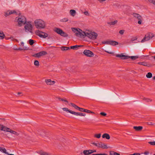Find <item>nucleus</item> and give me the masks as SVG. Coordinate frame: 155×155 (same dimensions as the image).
Listing matches in <instances>:
<instances>
[{
    "mask_svg": "<svg viewBox=\"0 0 155 155\" xmlns=\"http://www.w3.org/2000/svg\"><path fill=\"white\" fill-rule=\"evenodd\" d=\"M7 127L1 124H0V130L6 131Z\"/></svg>",
    "mask_w": 155,
    "mask_h": 155,
    "instance_id": "nucleus-23",
    "label": "nucleus"
},
{
    "mask_svg": "<svg viewBox=\"0 0 155 155\" xmlns=\"http://www.w3.org/2000/svg\"><path fill=\"white\" fill-rule=\"evenodd\" d=\"M128 155H140V153H134L133 154H130Z\"/></svg>",
    "mask_w": 155,
    "mask_h": 155,
    "instance_id": "nucleus-54",
    "label": "nucleus"
},
{
    "mask_svg": "<svg viewBox=\"0 0 155 155\" xmlns=\"http://www.w3.org/2000/svg\"><path fill=\"white\" fill-rule=\"evenodd\" d=\"M148 143L152 145H155V141H153V142H148Z\"/></svg>",
    "mask_w": 155,
    "mask_h": 155,
    "instance_id": "nucleus-47",
    "label": "nucleus"
},
{
    "mask_svg": "<svg viewBox=\"0 0 155 155\" xmlns=\"http://www.w3.org/2000/svg\"><path fill=\"white\" fill-rule=\"evenodd\" d=\"M84 112H86L87 113H91L92 114H94V113L93 112L91 111V110H88L87 109H84Z\"/></svg>",
    "mask_w": 155,
    "mask_h": 155,
    "instance_id": "nucleus-40",
    "label": "nucleus"
},
{
    "mask_svg": "<svg viewBox=\"0 0 155 155\" xmlns=\"http://www.w3.org/2000/svg\"><path fill=\"white\" fill-rule=\"evenodd\" d=\"M71 104L72 105V106L73 107H74L76 109H78L79 108V107L74 104H73V103H71Z\"/></svg>",
    "mask_w": 155,
    "mask_h": 155,
    "instance_id": "nucleus-38",
    "label": "nucleus"
},
{
    "mask_svg": "<svg viewBox=\"0 0 155 155\" xmlns=\"http://www.w3.org/2000/svg\"><path fill=\"white\" fill-rule=\"evenodd\" d=\"M68 19L67 18H64L61 19L60 21L62 22H67L68 21Z\"/></svg>",
    "mask_w": 155,
    "mask_h": 155,
    "instance_id": "nucleus-41",
    "label": "nucleus"
},
{
    "mask_svg": "<svg viewBox=\"0 0 155 155\" xmlns=\"http://www.w3.org/2000/svg\"><path fill=\"white\" fill-rule=\"evenodd\" d=\"M7 154L8 155H14V154H9L8 153V154Z\"/></svg>",
    "mask_w": 155,
    "mask_h": 155,
    "instance_id": "nucleus-64",
    "label": "nucleus"
},
{
    "mask_svg": "<svg viewBox=\"0 0 155 155\" xmlns=\"http://www.w3.org/2000/svg\"><path fill=\"white\" fill-rule=\"evenodd\" d=\"M17 94L18 95H22V93L21 92H18L17 93Z\"/></svg>",
    "mask_w": 155,
    "mask_h": 155,
    "instance_id": "nucleus-61",
    "label": "nucleus"
},
{
    "mask_svg": "<svg viewBox=\"0 0 155 155\" xmlns=\"http://www.w3.org/2000/svg\"><path fill=\"white\" fill-rule=\"evenodd\" d=\"M92 153H93L96 152V150H92Z\"/></svg>",
    "mask_w": 155,
    "mask_h": 155,
    "instance_id": "nucleus-62",
    "label": "nucleus"
},
{
    "mask_svg": "<svg viewBox=\"0 0 155 155\" xmlns=\"http://www.w3.org/2000/svg\"><path fill=\"white\" fill-rule=\"evenodd\" d=\"M83 53L86 56L88 57H92L94 55L93 52L88 50H85L83 52Z\"/></svg>",
    "mask_w": 155,
    "mask_h": 155,
    "instance_id": "nucleus-13",
    "label": "nucleus"
},
{
    "mask_svg": "<svg viewBox=\"0 0 155 155\" xmlns=\"http://www.w3.org/2000/svg\"><path fill=\"white\" fill-rule=\"evenodd\" d=\"M78 109V110H79L81 112H84V109L82 108H81V107H79Z\"/></svg>",
    "mask_w": 155,
    "mask_h": 155,
    "instance_id": "nucleus-48",
    "label": "nucleus"
},
{
    "mask_svg": "<svg viewBox=\"0 0 155 155\" xmlns=\"http://www.w3.org/2000/svg\"><path fill=\"white\" fill-rule=\"evenodd\" d=\"M103 138H106L107 139L109 140L110 139V137L109 135L107 133H105L102 136Z\"/></svg>",
    "mask_w": 155,
    "mask_h": 155,
    "instance_id": "nucleus-20",
    "label": "nucleus"
},
{
    "mask_svg": "<svg viewBox=\"0 0 155 155\" xmlns=\"http://www.w3.org/2000/svg\"><path fill=\"white\" fill-rule=\"evenodd\" d=\"M132 15L134 17L137 18L138 20V24L140 25L142 24L143 18L141 15L139 14L136 13H133Z\"/></svg>",
    "mask_w": 155,
    "mask_h": 155,
    "instance_id": "nucleus-6",
    "label": "nucleus"
},
{
    "mask_svg": "<svg viewBox=\"0 0 155 155\" xmlns=\"http://www.w3.org/2000/svg\"><path fill=\"white\" fill-rule=\"evenodd\" d=\"M87 150L89 154L92 153V150Z\"/></svg>",
    "mask_w": 155,
    "mask_h": 155,
    "instance_id": "nucleus-57",
    "label": "nucleus"
},
{
    "mask_svg": "<svg viewBox=\"0 0 155 155\" xmlns=\"http://www.w3.org/2000/svg\"><path fill=\"white\" fill-rule=\"evenodd\" d=\"M28 42L29 44L30 45H32L34 43V41L32 39H30Z\"/></svg>",
    "mask_w": 155,
    "mask_h": 155,
    "instance_id": "nucleus-39",
    "label": "nucleus"
},
{
    "mask_svg": "<svg viewBox=\"0 0 155 155\" xmlns=\"http://www.w3.org/2000/svg\"><path fill=\"white\" fill-rule=\"evenodd\" d=\"M153 36L154 35L153 34L151 33H147L145 35L144 38L141 41V42L143 43L148 41L150 39L152 38Z\"/></svg>",
    "mask_w": 155,
    "mask_h": 155,
    "instance_id": "nucleus-5",
    "label": "nucleus"
},
{
    "mask_svg": "<svg viewBox=\"0 0 155 155\" xmlns=\"http://www.w3.org/2000/svg\"><path fill=\"white\" fill-rule=\"evenodd\" d=\"M47 54V52L44 51H41L39 53L35 54L33 56L38 58H39L41 57L46 55Z\"/></svg>",
    "mask_w": 155,
    "mask_h": 155,
    "instance_id": "nucleus-10",
    "label": "nucleus"
},
{
    "mask_svg": "<svg viewBox=\"0 0 155 155\" xmlns=\"http://www.w3.org/2000/svg\"><path fill=\"white\" fill-rule=\"evenodd\" d=\"M152 74L150 72H148L146 76L147 78H151L152 77Z\"/></svg>",
    "mask_w": 155,
    "mask_h": 155,
    "instance_id": "nucleus-31",
    "label": "nucleus"
},
{
    "mask_svg": "<svg viewBox=\"0 0 155 155\" xmlns=\"http://www.w3.org/2000/svg\"><path fill=\"white\" fill-rule=\"evenodd\" d=\"M0 151L6 154H8L6 149L4 147H0Z\"/></svg>",
    "mask_w": 155,
    "mask_h": 155,
    "instance_id": "nucleus-22",
    "label": "nucleus"
},
{
    "mask_svg": "<svg viewBox=\"0 0 155 155\" xmlns=\"http://www.w3.org/2000/svg\"><path fill=\"white\" fill-rule=\"evenodd\" d=\"M138 64L140 65H142L145 66L149 67V64H148L146 62H139Z\"/></svg>",
    "mask_w": 155,
    "mask_h": 155,
    "instance_id": "nucleus-21",
    "label": "nucleus"
},
{
    "mask_svg": "<svg viewBox=\"0 0 155 155\" xmlns=\"http://www.w3.org/2000/svg\"><path fill=\"white\" fill-rule=\"evenodd\" d=\"M137 40V37H134L130 39V42H125L126 43H130L131 42H133V41Z\"/></svg>",
    "mask_w": 155,
    "mask_h": 155,
    "instance_id": "nucleus-27",
    "label": "nucleus"
},
{
    "mask_svg": "<svg viewBox=\"0 0 155 155\" xmlns=\"http://www.w3.org/2000/svg\"><path fill=\"white\" fill-rule=\"evenodd\" d=\"M101 142H98L97 143V147L98 148H101Z\"/></svg>",
    "mask_w": 155,
    "mask_h": 155,
    "instance_id": "nucleus-50",
    "label": "nucleus"
},
{
    "mask_svg": "<svg viewBox=\"0 0 155 155\" xmlns=\"http://www.w3.org/2000/svg\"><path fill=\"white\" fill-rule=\"evenodd\" d=\"M144 154L145 155H148L149 154V152L147 151H146L144 153Z\"/></svg>",
    "mask_w": 155,
    "mask_h": 155,
    "instance_id": "nucleus-60",
    "label": "nucleus"
},
{
    "mask_svg": "<svg viewBox=\"0 0 155 155\" xmlns=\"http://www.w3.org/2000/svg\"><path fill=\"white\" fill-rule=\"evenodd\" d=\"M35 28L38 29H44L46 27L45 22L41 19L35 20L34 21Z\"/></svg>",
    "mask_w": 155,
    "mask_h": 155,
    "instance_id": "nucleus-2",
    "label": "nucleus"
},
{
    "mask_svg": "<svg viewBox=\"0 0 155 155\" xmlns=\"http://www.w3.org/2000/svg\"><path fill=\"white\" fill-rule=\"evenodd\" d=\"M17 12L15 10H9L5 11L4 12V15L5 17H8L11 15L16 14Z\"/></svg>",
    "mask_w": 155,
    "mask_h": 155,
    "instance_id": "nucleus-8",
    "label": "nucleus"
},
{
    "mask_svg": "<svg viewBox=\"0 0 155 155\" xmlns=\"http://www.w3.org/2000/svg\"><path fill=\"white\" fill-rule=\"evenodd\" d=\"M54 31L57 32V33H58V28H55L54 29Z\"/></svg>",
    "mask_w": 155,
    "mask_h": 155,
    "instance_id": "nucleus-52",
    "label": "nucleus"
},
{
    "mask_svg": "<svg viewBox=\"0 0 155 155\" xmlns=\"http://www.w3.org/2000/svg\"><path fill=\"white\" fill-rule=\"evenodd\" d=\"M76 13V11L74 10L71 9L70 10V13L71 15L73 16L75 15Z\"/></svg>",
    "mask_w": 155,
    "mask_h": 155,
    "instance_id": "nucleus-24",
    "label": "nucleus"
},
{
    "mask_svg": "<svg viewBox=\"0 0 155 155\" xmlns=\"http://www.w3.org/2000/svg\"><path fill=\"white\" fill-rule=\"evenodd\" d=\"M110 155H120L119 153L116 152L114 151H110Z\"/></svg>",
    "mask_w": 155,
    "mask_h": 155,
    "instance_id": "nucleus-28",
    "label": "nucleus"
},
{
    "mask_svg": "<svg viewBox=\"0 0 155 155\" xmlns=\"http://www.w3.org/2000/svg\"><path fill=\"white\" fill-rule=\"evenodd\" d=\"M92 155H108L105 153L93 154Z\"/></svg>",
    "mask_w": 155,
    "mask_h": 155,
    "instance_id": "nucleus-49",
    "label": "nucleus"
},
{
    "mask_svg": "<svg viewBox=\"0 0 155 155\" xmlns=\"http://www.w3.org/2000/svg\"><path fill=\"white\" fill-rule=\"evenodd\" d=\"M81 46V45H75L71 46L70 48L72 49H75L76 48H77L78 47H80Z\"/></svg>",
    "mask_w": 155,
    "mask_h": 155,
    "instance_id": "nucleus-32",
    "label": "nucleus"
},
{
    "mask_svg": "<svg viewBox=\"0 0 155 155\" xmlns=\"http://www.w3.org/2000/svg\"><path fill=\"white\" fill-rule=\"evenodd\" d=\"M84 13L86 15H89V13L87 11L84 12Z\"/></svg>",
    "mask_w": 155,
    "mask_h": 155,
    "instance_id": "nucleus-55",
    "label": "nucleus"
},
{
    "mask_svg": "<svg viewBox=\"0 0 155 155\" xmlns=\"http://www.w3.org/2000/svg\"><path fill=\"white\" fill-rule=\"evenodd\" d=\"M27 21L26 17L23 15H19L15 19V22L19 27H21Z\"/></svg>",
    "mask_w": 155,
    "mask_h": 155,
    "instance_id": "nucleus-1",
    "label": "nucleus"
},
{
    "mask_svg": "<svg viewBox=\"0 0 155 155\" xmlns=\"http://www.w3.org/2000/svg\"><path fill=\"white\" fill-rule=\"evenodd\" d=\"M148 124L149 125H154L155 124L153 123H152V122H149L148 123Z\"/></svg>",
    "mask_w": 155,
    "mask_h": 155,
    "instance_id": "nucleus-58",
    "label": "nucleus"
},
{
    "mask_svg": "<svg viewBox=\"0 0 155 155\" xmlns=\"http://www.w3.org/2000/svg\"><path fill=\"white\" fill-rule=\"evenodd\" d=\"M124 31H125L124 30H120L119 31V33L120 34L122 35L124 34Z\"/></svg>",
    "mask_w": 155,
    "mask_h": 155,
    "instance_id": "nucleus-46",
    "label": "nucleus"
},
{
    "mask_svg": "<svg viewBox=\"0 0 155 155\" xmlns=\"http://www.w3.org/2000/svg\"><path fill=\"white\" fill-rule=\"evenodd\" d=\"M100 114L103 116H106L107 115L104 112H102L100 113Z\"/></svg>",
    "mask_w": 155,
    "mask_h": 155,
    "instance_id": "nucleus-53",
    "label": "nucleus"
},
{
    "mask_svg": "<svg viewBox=\"0 0 155 155\" xmlns=\"http://www.w3.org/2000/svg\"><path fill=\"white\" fill-rule=\"evenodd\" d=\"M24 29L25 31L32 33L33 29V26L32 22L30 21L26 22L24 25Z\"/></svg>",
    "mask_w": 155,
    "mask_h": 155,
    "instance_id": "nucleus-3",
    "label": "nucleus"
},
{
    "mask_svg": "<svg viewBox=\"0 0 155 155\" xmlns=\"http://www.w3.org/2000/svg\"><path fill=\"white\" fill-rule=\"evenodd\" d=\"M59 101H61L63 102L64 101L68 103V101L65 98H61L59 97Z\"/></svg>",
    "mask_w": 155,
    "mask_h": 155,
    "instance_id": "nucleus-35",
    "label": "nucleus"
},
{
    "mask_svg": "<svg viewBox=\"0 0 155 155\" xmlns=\"http://www.w3.org/2000/svg\"><path fill=\"white\" fill-rule=\"evenodd\" d=\"M143 127L141 126L133 127V128L135 129L136 131H141L143 129Z\"/></svg>",
    "mask_w": 155,
    "mask_h": 155,
    "instance_id": "nucleus-18",
    "label": "nucleus"
},
{
    "mask_svg": "<svg viewBox=\"0 0 155 155\" xmlns=\"http://www.w3.org/2000/svg\"><path fill=\"white\" fill-rule=\"evenodd\" d=\"M109 45H116L118 44V43L116 41H113L112 40L109 41Z\"/></svg>",
    "mask_w": 155,
    "mask_h": 155,
    "instance_id": "nucleus-19",
    "label": "nucleus"
},
{
    "mask_svg": "<svg viewBox=\"0 0 155 155\" xmlns=\"http://www.w3.org/2000/svg\"><path fill=\"white\" fill-rule=\"evenodd\" d=\"M80 31H78L77 33H76V35L78 37L80 38H84L85 36H86L84 33H86V32H82V30L79 29Z\"/></svg>",
    "mask_w": 155,
    "mask_h": 155,
    "instance_id": "nucleus-11",
    "label": "nucleus"
},
{
    "mask_svg": "<svg viewBox=\"0 0 155 155\" xmlns=\"http://www.w3.org/2000/svg\"><path fill=\"white\" fill-rule=\"evenodd\" d=\"M6 131L7 132H10L11 133L17 136H18L19 135V133L18 132L13 130L8 127H7Z\"/></svg>",
    "mask_w": 155,
    "mask_h": 155,
    "instance_id": "nucleus-12",
    "label": "nucleus"
},
{
    "mask_svg": "<svg viewBox=\"0 0 155 155\" xmlns=\"http://www.w3.org/2000/svg\"><path fill=\"white\" fill-rule=\"evenodd\" d=\"M59 35H60L62 36L63 37H67L68 36V35L63 31L59 28Z\"/></svg>",
    "mask_w": 155,
    "mask_h": 155,
    "instance_id": "nucleus-16",
    "label": "nucleus"
},
{
    "mask_svg": "<svg viewBox=\"0 0 155 155\" xmlns=\"http://www.w3.org/2000/svg\"><path fill=\"white\" fill-rule=\"evenodd\" d=\"M83 153L85 155H88L89 154L87 150H84L83 151Z\"/></svg>",
    "mask_w": 155,
    "mask_h": 155,
    "instance_id": "nucleus-45",
    "label": "nucleus"
},
{
    "mask_svg": "<svg viewBox=\"0 0 155 155\" xmlns=\"http://www.w3.org/2000/svg\"><path fill=\"white\" fill-rule=\"evenodd\" d=\"M61 50L63 51H66L68 49H70V48L67 47H62L61 48Z\"/></svg>",
    "mask_w": 155,
    "mask_h": 155,
    "instance_id": "nucleus-29",
    "label": "nucleus"
},
{
    "mask_svg": "<svg viewBox=\"0 0 155 155\" xmlns=\"http://www.w3.org/2000/svg\"><path fill=\"white\" fill-rule=\"evenodd\" d=\"M21 45L22 46H23L24 45V43L23 42H21Z\"/></svg>",
    "mask_w": 155,
    "mask_h": 155,
    "instance_id": "nucleus-63",
    "label": "nucleus"
},
{
    "mask_svg": "<svg viewBox=\"0 0 155 155\" xmlns=\"http://www.w3.org/2000/svg\"><path fill=\"white\" fill-rule=\"evenodd\" d=\"M5 35L2 32H0V39H3L5 38Z\"/></svg>",
    "mask_w": 155,
    "mask_h": 155,
    "instance_id": "nucleus-33",
    "label": "nucleus"
},
{
    "mask_svg": "<svg viewBox=\"0 0 155 155\" xmlns=\"http://www.w3.org/2000/svg\"><path fill=\"white\" fill-rule=\"evenodd\" d=\"M62 109H63V110L65 111H66L68 112H69L71 114H72V113H71V112H73V111H71V110L68 109V108H66V107L63 108H62Z\"/></svg>",
    "mask_w": 155,
    "mask_h": 155,
    "instance_id": "nucleus-30",
    "label": "nucleus"
},
{
    "mask_svg": "<svg viewBox=\"0 0 155 155\" xmlns=\"http://www.w3.org/2000/svg\"><path fill=\"white\" fill-rule=\"evenodd\" d=\"M109 41H105L102 42V43L104 44H108Z\"/></svg>",
    "mask_w": 155,
    "mask_h": 155,
    "instance_id": "nucleus-51",
    "label": "nucleus"
},
{
    "mask_svg": "<svg viewBox=\"0 0 155 155\" xmlns=\"http://www.w3.org/2000/svg\"><path fill=\"white\" fill-rule=\"evenodd\" d=\"M116 56L117 57L120 58L122 59H127L130 58V56L124 55L122 53L120 54H117Z\"/></svg>",
    "mask_w": 155,
    "mask_h": 155,
    "instance_id": "nucleus-14",
    "label": "nucleus"
},
{
    "mask_svg": "<svg viewBox=\"0 0 155 155\" xmlns=\"http://www.w3.org/2000/svg\"><path fill=\"white\" fill-rule=\"evenodd\" d=\"M34 64L35 66L38 67L39 65V64L38 61L37 60L35 61L34 62Z\"/></svg>",
    "mask_w": 155,
    "mask_h": 155,
    "instance_id": "nucleus-37",
    "label": "nucleus"
},
{
    "mask_svg": "<svg viewBox=\"0 0 155 155\" xmlns=\"http://www.w3.org/2000/svg\"><path fill=\"white\" fill-rule=\"evenodd\" d=\"M139 58V56H130V58L132 60H135Z\"/></svg>",
    "mask_w": 155,
    "mask_h": 155,
    "instance_id": "nucleus-34",
    "label": "nucleus"
},
{
    "mask_svg": "<svg viewBox=\"0 0 155 155\" xmlns=\"http://www.w3.org/2000/svg\"><path fill=\"white\" fill-rule=\"evenodd\" d=\"M84 33L86 36L87 37L90 39L94 40L96 39L97 36V34L94 32H86V33Z\"/></svg>",
    "mask_w": 155,
    "mask_h": 155,
    "instance_id": "nucleus-4",
    "label": "nucleus"
},
{
    "mask_svg": "<svg viewBox=\"0 0 155 155\" xmlns=\"http://www.w3.org/2000/svg\"><path fill=\"white\" fill-rule=\"evenodd\" d=\"M35 33L37 35L42 38H45L48 36V34L47 33L39 30L36 31H35Z\"/></svg>",
    "mask_w": 155,
    "mask_h": 155,
    "instance_id": "nucleus-7",
    "label": "nucleus"
},
{
    "mask_svg": "<svg viewBox=\"0 0 155 155\" xmlns=\"http://www.w3.org/2000/svg\"><path fill=\"white\" fill-rule=\"evenodd\" d=\"M37 153L40 155H51L50 153L45 152L42 150H38Z\"/></svg>",
    "mask_w": 155,
    "mask_h": 155,
    "instance_id": "nucleus-15",
    "label": "nucleus"
},
{
    "mask_svg": "<svg viewBox=\"0 0 155 155\" xmlns=\"http://www.w3.org/2000/svg\"><path fill=\"white\" fill-rule=\"evenodd\" d=\"M117 20H115L113 21H111L110 22H108L107 23V24L109 25H114L116 24H117Z\"/></svg>",
    "mask_w": 155,
    "mask_h": 155,
    "instance_id": "nucleus-26",
    "label": "nucleus"
},
{
    "mask_svg": "<svg viewBox=\"0 0 155 155\" xmlns=\"http://www.w3.org/2000/svg\"><path fill=\"white\" fill-rule=\"evenodd\" d=\"M105 52H107V53H108L109 54H113V53L111 52H109L108 51H105Z\"/></svg>",
    "mask_w": 155,
    "mask_h": 155,
    "instance_id": "nucleus-59",
    "label": "nucleus"
},
{
    "mask_svg": "<svg viewBox=\"0 0 155 155\" xmlns=\"http://www.w3.org/2000/svg\"><path fill=\"white\" fill-rule=\"evenodd\" d=\"M101 148L103 149H107L108 148V147H107V145L101 142Z\"/></svg>",
    "mask_w": 155,
    "mask_h": 155,
    "instance_id": "nucleus-25",
    "label": "nucleus"
},
{
    "mask_svg": "<svg viewBox=\"0 0 155 155\" xmlns=\"http://www.w3.org/2000/svg\"><path fill=\"white\" fill-rule=\"evenodd\" d=\"M72 113V114H74L77 116H85L86 114L85 113H82L81 112H78L74 111L71 112Z\"/></svg>",
    "mask_w": 155,
    "mask_h": 155,
    "instance_id": "nucleus-17",
    "label": "nucleus"
},
{
    "mask_svg": "<svg viewBox=\"0 0 155 155\" xmlns=\"http://www.w3.org/2000/svg\"><path fill=\"white\" fill-rule=\"evenodd\" d=\"M143 100L147 102H149V101H151L152 100L150 99L147 98H144L143 99Z\"/></svg>",
    "mask_w": 155,
    "mask_h": 155,
    "instance_id": "nucleus-42",
    "label": "nucleus"
},
{
    "mask_svg": "<svg viewBox=\"0 0 155 155\" xmlns=\"http://www.w3.org/2000/svg\"><path fill=\"white\" fill-rule=\"evenodd\" d=\"M101 134H95L94 136L95 137L99 138L101 137Z\"/></svg>",
    "mask_w": 155,
    "mask_h": 155,
    "instance_id": "nucleus-36",
    "label": "nucleus"
},
{
    "mask_svg": "<svg viewBox=\"0 0 155 155\" xmlns=\"http://www.w3.org/2000/svg\"><path fill=\"white\" fill-rule=\"evenodd\" d=\"M92 144L93 145L96 146V147H97V143H96L95 142H93L92 143Z\"/></svg>",
    "mask_w": 155,
    "mask_h": 155,
    "instance_id": "nucleus-56",
    "label": "nucleus"
},
{
    "mask_svg": "<svg viewBox=\"0 0 155 155\" xmlns=\"http://www.w3.org/2000/svg\"><path fill=\"white\" fill-rule=\"evenodd\" d=\"M149 2L155 5V0H148Z\"/></svg>",
    "mask_w": 155,
    "mask_h": 155,
    "instance_id": "nucleus-44",
    "label": "nucleus"
},
{
    "mask_svg": "<svg viewBox=\"0 0 155 155\" xmlns=\"http://www.w3.org/2000/svg\"><path fill=\"white\" fill-rule=\"evenodd\" d=\"M72 30L75 33V34L76 35V33H77L78 31V30L77 29H76L74 28H72Z\"/></svg>",
    "mask_w": 155,
    "mask_h": 155,
    "instance_id": "nucleus-43",
    "label": "nucleus"
},
{
    "mask_svg": "<svg viewBox=\"0 0 155 155\" xmlns=\"http://www.w3.org/2000/svg\"><path fill=\"white\" fill-rule=\"evenodd\" d=\"M45 82L46 84L48 86H53L56 83V81H55L52 80L50 79H45Z\"/></svg>",
    "mask_w": 155,
    "mask_h": 155,
    "instance_id": "nucleus-9",
    "label": "nucleus"
}]
</instances>
